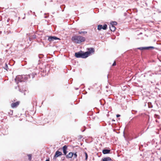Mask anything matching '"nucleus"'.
<instances>
[{"instance_id": "9b49d317", "label": "nucleus", "mask_w": 161, "mask_h": 161, "mask_svg": "<svg viewBox=\"0 0 161 161\" xmlns=\"http://www.w3.org/2000/svg\"><path fill=\"white\" fill-rule=\"evenodd\" d=\"M73 156V153L72 152L69 153L67 156L66 157L68 158H71Z\"/></svg>"}, {"instance_id": "f03ea898", "label": "nucleus", "mask_w": 161, "mask_h": 161, "mask_svg": "<svg viewBox=\"0 0 161 161\" xmlns=\"http://www.w3.org/2000/svg\"><path fill=\"white\" fill-rule=\"evenodd\" d=\"M72 40L75 43L80 44L84 41L85 39L83 36H75L72 37Z\"/></svg>"}, {"instance_id": "4be33fe9", "label": "nucleus", "mask_w": 161, "mask_h": 161, "mask_svg": "<svg viewBox=\"0 0 161 161\" xmlns=\"http://www.w3.org/2000/svg\"><path fill=\"white\" fill-rule=\"evenodd\" d=\"M136 112H137L136 111H135L133 110L132 111V113L133 114H135V113Z\"/></svg>"}, {"instance_id": "1a4fd4ad", "label": "nucleus", "mask_w": 161, "mask_h": 161, "mask_svg": "<svg viewBox=\"0 0 161 161\" xmlns=\"http://www.w3.org/2000/svg\"><path fill=\"white\" fill-rule=\"evenodd\" d=\"M67 147L66 145L64 146L63 147V153H64V155H66V154L67 153Z\"/></svg>"}, {"instance_id": "6e6552de", "label": "nucleus", "mask_w": 161, "mask_h": 161, "mask_svg": "<svg viewBox=\"0 0 161 161\" xmlns=\"http://www.w3.org/2000/svg\"><path fill=\"white\" fill-rule=\"evenodd\" d=\"M89 51L87 52H88V57L91 53H93L94 52V49L93 48H90L88 49Z\"/></svg>"}, {"instance_id": "f8f14e48", "label": "nucleus", "mask_w": 161, "mask_h": 161, "mask_svg": "<svg viewBox=\"0 0 161 161\" xmlns=\"http://www.w3.org/2000/svg\"><path fill=\"white\" fill-rule=\"evenodd\" d=\"M110 29L111 31H114L116 29V28L114 26H113L110 25Z\"/></svg>"}, {"instance_id": "39448f33", "label": "nucleus", "mask_w": 161, "mask_h": 161, "mask_svg": "<svg viewBox=\"0 0 161 161\" xmlns=\"http://www.w3.org/2000/svg\"><path fill=\"white\" fill-rule=\"evenodd\" d=\"M62 155V153L58 151H57L54 157L53 158L56 159V158Z\"/></svg>"}, {"instance_id": "7ed1b4c3", "label": "nucleus", "mask_w": 161, "mask_h": 161, "mask_svg": "<svg viewBox=\"0 0 161 161\" xmlns=\"http://www.w3.org/2000/svg\"><path fill=\"white\" fill-rule=\"evenodd\" d=\"M88 52L82 53V52L76 53H75V56L76 58H85L88 57Z\"/></svg>"}, {"instance_id": "f257e3e1", "label": "nucleus", "mask_w": 161, "mask_h": 161, "mask_svg": "<svg viewBox=\"0 0 161 161\" xmlns=\"http://www.w3.org/2000/svg\"><path fill=\"white\" fill-rule=\"evenodd\" d=\"M36 74V73H33L31 75H18L15 79V82L16 83L18 84L19 82H21L28 80L29 79L31 78H31L32 79L34 77Z\"/></svg>"}, {"instance_id": "9d476101", "label": "nucleus", "mask_w": 161, "mask_h": 161, "mask_svg": "<svg viewBox=\"0 0 161 161\" xmlns=\"http://www.w3.org/2000/svg\"><path fill=\"white\" fill-rule=\"evenodd\" d=\"M102 161H110L111 160V158L110 157L104 158H102Z\"/></svg>"}, {"instance_id": "dca6fc26", "label": "nucleus", "mask_w": 161, "mask_h": 161, "mask_svg": "<svg viewBox=\"0 0 161 161\" xmlns=\"http://www.w3.org/2000/svg\"><path fill=\"white\" fill-rule=\"evenodd\" d=\"M78 33H79V34H86L87 33V32L86 31H79Z\"/></svg>"}, {"instance_id": "ddd939ff", "label": "nucleus", "mask_w": 161, "mask_h": 161, "mask_svg": "<svg viewBox=\"0 0 161 161\" xmlns=\"http://www.w3.org/2000/svg\"><path fill=\"white\" fill-rule=\"evenodd\" d=\"M110 152V150L108 149H104L103 151V153L104 154L108 153Z\"/></svg>"}, {"instance_id": "5701e85b", "label": "nucleus", "mask_w": 161, "mask_h": 161, "mask_svg": "<svg viewBox=\"0 0 161 161\" xmlns=\"http://www.w3.org/2000/svg\"><path fill=\"white\" fill-rule=\"evenodd\" d=\"M116 62L115 61H114V63L112 65L113 66H115L116 65Z\"/></svg>"}, {"instance_id": "423d86ee", "label": "nucleus", "mask_w": 161, "mask_h": 161, "mask_svg": "<svg viewBox=\"0 0 161 161\" xmlns=\"http://www.w3.org/2000/svg\"><path fill=\"white\" fill-rule=\"evenodd\" d=\"M19 103V101L16 102L15 103H13L11 104V106L12 108H16L18 106Z\"/></svg>"}, {"instance_id": "20e7f679", "label": "nucleus", "mask_w": 161, "mask_h": 161, "mask_svg": "<svg viewBox=\"0 0 161 161\" xmlns=\"http://www.w3.org/2000/svg\"><path fill=\"white\" fill-rule=\"evenodd\" d=\"M48 40L50 42L53 41L57 40H60V39L55 36H48Z\"/></svg>"}, {"instance_id": "f3484780", "label": "nucleus", "mask_w": 161, "mask_h": 161, "mask_svg": "<svg viewBox=\"0 0 161 161\" xmlns=\"http://www.w3.org/2000/svg\"><path fill=\"white\" fill-rule=\"evenodd\" d=\"M103 29V26L102 25H99L98 26L97 29L99 30H100Z\"/></svg>"}, {"instance_id": "a211bd4d", "label": "nucleus", "mask_w": 161, "mask_h": 161, "mask_svg": "<svg viewBox=\"0 0 161 161\" xmlns=\"http://www.w3.org/2000/svg\"><path fill=\"white\" fill-rule=\"evenodd\" d=\"M107 25L106 24L104 25L103 26V30H106L107 27Z\"/></svg>"}, {"instance_id": "6ab92c4d", "label": "nucleus", "mask_w": 161, "mask_h": 161, "mask_svg": "<svg viewBox=\"0 0 161 161\" xmlns=\"http://www.w3.org/2000/svg\"><path fill=\"white\" fill-rule=\"evenodd\" d=\"M29 157V160H31V154H28V155Z\"/></svg>"}, {"instance_id": "bb28decb", "label": "nucleus", "mask_w": 161, "mask_h": 161, "mask_svg": "<svg viewBox=\"0 0 161 161\" xmlns=\"http://www.w3.org/2000/svg\"><path fill=\"white\" fill-rule=\"evenodd\" d=\"M45 161H49V159H47Z\"/></svg>"}, {"instance_id": "aec40b11", "label": "nucleus", "mask_w": 161, "mask_h": 161, "mask_svg": "<svg viewBox=\"0 0 161 161\" xmlns=\"http://www.w3.org/2000/svg\"><path fill=\"white\" fill-rule=\"evenodd\" d=\"M73 157L74 158H75L77 157V155L76 154V153H75V154H73Z\"/></svg>"}, {"instance_id": "b1692460", "label": "nucleus", "mask_w": 161, "mask_h": 161, "mask_svg": "<svg viewBox=\"0 0 161 161\" xmlns=\"http://www.w3.org/2000/svg\"><path fill=\"white\" fill-rule=\"evenodd\" d=\"M5 65H6V66H5V69H6V70H7V67H8V65H7V64H5Z\"/></svg>"}, {"instance_id": "cd10ccee", "label": "nucleus", "mask_w": 161, "mask_h": 161, "mask_svg": "<svg viewBox=\"0 0 161 161\" xmlns=\"http://www.w3.org/2000/svg\"><path fill=\"white\" fill-rule=\"evenodd\" d=\"M160 161H161V157L160 158Z\"/></svg>"}, {"instance_id": "393cba45", "label": "nucleus", "mask_w": 161, "mask_h": 161, "mask_svg": "<svg viewBox=\"0 0 161 161\" xmlns=\"http://www.w3.org/2000/svg\"><path fill=\"white\" fill-rule=\"evenodd\" d=\"M9 114H11V115H12L13 114V111H10Z\"/></svg>"}, {"instance_id": "a878e982", "label": "nucleus", "mask_w": 161, "mask_h": 161, "mask_svg": "<svg viewBox=\"0 0 161 161\" xmlns=\"http://www.w3.org/2000/svg\"><path fill=\"white\" fill-rule=\"evenodd\" d=\"M116 116H117V117H118L120 116V115H119V114H117L116 115Z\"/></svg>"}, {"instance_id": "4468645a", "label": "nucleus", "mask_w": 161, "mask_h": 161, "mask_svg": "<svg viewBox=\"0 0 161 161\" xmlns=\"http://www.w3.org/2000/svg\"><path fill=\"white\" fill-rule=\"evenodd\" d=\"M36 38V36L35 35H33L32 36H31L30 37L29 39L30 40H31V39L32 40L33 39H34Z\"/></svg>"}, {"instance_id": "0eeeda50", "label": "nucleus", "mask_w": 161, "mask_h": 161, "mask_svg": "<svg viewBox=\"0 0 161 161\" xmlns=\"http://www.w3.org/2000/svg\"><path fill=\"white\" fill-rule=\"evenodd\" d=\"M150 48L153 49L154 47H140L138 48V49L140 50H143L145 49H149Z\"/></svg>"}, {"instance_id": "412c9836", "label": "nucleus", "mask_w": 161, "mask_h": 161, "mask_svg": "<svg viewBox=\"0 0 161 161\" xmlns=\"http://www.w3.org/2000/svg\"><path fill=\"white\" fill-rule=\"evenodd\" d=\"M85 156H86V159H87V157H88L87 154L86 153H85Z\"/></svg>"}, {"instance_id": "2eb2a0df", "label": "nucleus", "mask_w": 161, "mask_h": 161, "mask_svg": "<svg viewBox=\"0 0 161 161\" xmlns=\"http://www.w3.org/2000/svg\"><path fill=\"white\" fill-rule=\"evenodd\" d=\"M110 25L113 26H114L117 25V22L115 21L112 22L110 23Z\"/></svg>"}]
</instances>
